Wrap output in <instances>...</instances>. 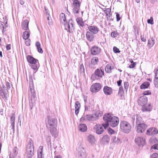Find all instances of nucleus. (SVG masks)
<instances>
[{
    "mask_svg": "<svg viewBox=\"0 0 158 158\" xmlns=\"http://www.w3.org/2000/svg\"><path fill=\"white\" fill-rule=\"evenodd\" d=\"M46 141L48 146H50V148H52L51 146V137L49 136H48L47 139Z\"/></svg>",
    "mask_w": 158,
    "mask_h": 158,
    "instance_id": "obj_41",
    "label": "nucleus"
},
{
    "mask_svg": "<svg viewBox=\"0 0 158 158\" xmlns=\"http://www.w3.org/2000/svg\"><path fill=\"white\" fill-rule=\"evenodd\" d=\"M101 52V49L97 46L93 47L91 49V52L92 54L96 55L99 54Z\"/></svg>",
    "mask_w": 158,
    "mask_h": 158,
    "instance_id": "obj_17",
    "label": "nucleus"
},
{
    "mask_svg": "<svg viewBox=\"0 0 158 158\" xmlns=\"http://www.w3.org/2000/svg\"><path fill=\"white\" fill-rule=\"evenodd\" d=\"M43 146H41L39 147V148L38 151V158H44V157L43 155Z\"/></svg>",
    "mask_w": 158,
    "mask_h": 158,
    "instance_id": "obj_25",
    "label": "nucleus"
},
{
    "mask_svg": "<svg viewBox=\"0 0 158 158\" xmlns=\"http://www.w3.org/2000/svg\"><path fill=\"white\" fill-rule=\"evenodd\" d=\"M77 157L78 158H86V154L85 149L81 147L79 148L77 150Z\"/></svg>",
    "mask_w": 158,
    "mask_h": 158,
    "instance_id": "obj_10",
    "label": "nucleus"
},
{
    "mask_svg": "<svg viewBox=\"0 0 158 158\" xmlns=\"http://www.w3.org/2000/svg\"><path fill=\"white\" fill-rule=\"evenodd\" d=\"M154 71H155V78H158V68L156 69Z\"/></svg>",
    "mask_w": 158,
    "mask_h": 158,
    "instance_id": "obj_50",
    "label": "nucleus"
},
{
    "mask_svg": "<svg viewBox=\"0 0 158 158\" xmlns=\"http://www.w3.org/2000/svg\"><path fill=\"white\" fill-rule=\"evenodd\" d=\"M122 80H119V95H120L122 97H124V91L123 90L122 87L121 88L120 87V84L122 82Z\"/></svg>",
    "mask_w": 158,
    "mask_h": 158,
    "instance_id": "obj_30",
    "label": "nucleus"
},
{
    "mask_svg": "<svg viewBox=\"0 0 158 158\" xmlns=\"http://www.w3.org/2000/svg\"><path fill=\"white\" fill-rule=\"evenodd\" d=\"M88 29L89 31L94 34H97L99 31V29L98 27L94 25H90L88 26Z\"/></svg>",
    "mask_w": 158,
    "mask_h": 158,
    "instance_id": "obj_15",
    "label": "nucleus"
},
{
    "mask_svg": "<svg viewBox=\"0 0 158 158\" xmlns=\"http://www.w3.org/2000/svg\"><path fill=\"white\" fill-rule=\"evenodd\" d=\"M73 4V7L80 8L81 2L78 0H74Z\"/></svg>",
    "mask_w": 158,
    "mask_h": 158,
    "instance_id": "obj_31",
    "label": "nucleus"
},
{
    "mask_svg": "<svg viewBox=\"0 0 158 158\" xmlns=\"http://www.w3.org/2000/svg\"><path fill=\"white\" fill-rule=\"evenodd\" d=\"M110 139V138L108 136L106 135L103 137L102 140L104 143L106 144L108 143L109 142Z\"/></svg>",
    "mask_w": 158,
    "mask_h": 158,
    "instance_id": "obj_35",
    "label": "nucleus"
},
{
    "mask_svg": "<svg viewBox=\"0 0 158 158\" xmlns=\"http://www.w3.org/2000/svg\"><path fill=\"white\" fill-rule=\"evenodd\" d=\"M45 10L46 12V17H48V15L49 16H50L49 15V12L48 11V10L46 9V8L45 7Z\"/></svg>",
    "mask_w": 158,
    "mask_h": 158,
    "instance_id": "obj_60",
    "label": "nucleus"
},
{
    "mask_svg": "<svg viewBox=\"0 0 158 158\" xmlns=\"http://www.w3.org/2000/svg\"><path fill=\"white\" fill-rule=\"evenodd\" d=\"M103 90L104 93L106 95H110L112 92V88L107 86L104 87Z\"/></svg>",
    "mask_w": 158,
    "mask_h": 158,
    "instance_id": "obj_20",
    "label": "nucleus"
},
{
    "mask_svg": "<svg viewBox=\"0 0 158 158\" xmlns=\"http://www.w3.org/2000/svg\"><path fill=\"white\" fill-rule=\"evenodd\" d=\"M55 158H62V157L60 155H57L56 156Z\"/></svg>",
    "mask_w": 158,
    "mask_h": 158,
    "instance_id": "obj_64",
    "label": "nucleus"
},
{
    "mask_svg": "<svg viewBox=\"0 0 158 158\" xmlns=\"http://www.w3.org/2000/svg\"><path fill=\"white\" fill-rule=\"evenodd\" d=\"M11 45L10 44L7 45L6 46V48L7 50H10V49Z\"/></svg>",
    "mask_w": 158,
    "mask_h": 158,
    "instance_id": "obj_59",
    "label": "nucleus"
},
{
    "mask_svg": "<svg viewBox=\"0 0 158 158\" xmlns=\"http://www.w3.org/2000/svg\"><path fill=\"white\" fill-rule=\"evenodd\" d=\"M117 35L118 33L115 31L111 33V36L113 38L115 37Z\"/></svg>",
    "mask_w": 158,
    "mask_h": 158,
    "instance_id": "obj_51",
    "label": "nucleus"
},
{
    "mask_svg": "<svg viewBox=\"0 0 158 158\" xmlns=\"http://www.w3.org/2000/svg\"><path fill=\"white\" fill-rule=\"evenodd\" d=\"M35 45L37 47L38 52L41 53H43L42 48L40 47V44L39 42H37L35 44Z\"/></svg>",
    "mask_w": 158,
    "mask_h": 158,
    "instance_id": "obj_33",
    "label": "nucleus"
},
{
    "mask_svg": "<svg viewBox=\"0 0 158 158\" xmlns=\"http://www.w3.org/2000/svg\"><path fill=\"white\" fill-rule=\"evenodd\" d=\"M151 142L153 143V141H154V143H156L157 142V140L156 138H151L150 139Z\"/></svg>",
    "mask_w": 158,
    "mask_h": 158,
    "instance_id": "obj_55",
    "label": "nucleus"
},
{
    "mask_svg": "<svg viewBox=\"0 0 158 158\" xmlns=\"http://www.w3.org/2000/svg\"><path fill=\"white\" fill-rule=\"evenodd\" d=\"M29 86L30 88V89L31 90L33 87V83L32 81V78L31 77H30L29 78Z\"/></svg>",
    "mask_w": 158,
    "mask_h": 158,
    "instance_id": "obj_44",
    "label": "nucleus"
},
{
    "mask_svg": "<svg viewBox=\"0 0 158 158\" xmlns=\"http://www.w3.org/2000/svg\"><path fill=\"white\" fill-rule=\"evenodd\" d=\"M94 114L95 117H97V120L98 117H101L103 113L102 111L98 110L95 111V113Z\"/></svg>",
    "mask_w": 158,
    "mask_h": 158,
    "instance_id": "obj_34",
    "label": "nucleus"
},
{
    "mask_svg": "<svg viewBox=\"0 0 158 158\" xmlns=\"http://www.w3.org/2000/svg\"><path fill=\"white\" fill-rule=\"evenodd\" d=\"M155 44V42L152 38L149 39L148 40V46L151 48Z\"/></svg>",
    "mask_w": 158,
    "mask_h": 158,
    "instance_id": "obj_36",
    "label": "nucleus"
},
{
    "mask_svg": "<svg viewBox=\"0 0 158 158\" xmlns=\"http://www.w3.org/2000/svg\"><path fill=\"white\" fill-rule=\"evenodd\" d=\"M101 88L100 84L97 83L93 84L91 86L90 91L92 92L96 93L99 91Z\"/></svg>",
    "mask_w": 158,
    "mask_h": 158,
    "instance_id": "obj_12",
    "label": "nucleus"
},
{
    "mask_svg": "<svg viewBox=\"0 0 158 158\" xmlns=\"http://www.w3.org/2000/svg\"><path fill=\"white\" fill-rule=\"evenodd\" d=\"M113 67L112 64H108L106 66L105 70L106 72L107 73H110L113 69Z\"/></svg>",
    "mask_w": 158,
    "mask_h": 158,
    "instance_id": "obj_22",
    "label": "nucleus"
},
{
    "mask_svg": "<svg viewBox=\"0 0 158 158\" xmlns=\"http://www.w3.org/2000/svg\"><path fill=\"white\" fill-rule=\"evenodd\" d=\"M142 106V110L143 111H150L152 109V105L151 103H146Z\"/></svg>",
    "mask_w": 158,
    "mask_h": 158,
    "instance_id": "obj_14",
    "label": "nucleus"
},
{
    "mask_svg": "<svg viewBox=\"0 0 158 158\" xmlns=\"http://www.w3.org/2000/svg\"><path fill=\"white\" fill-rule=\"evenodd\" d=\"M152 149L158 150V144H154L151 147Z\"/></svg>",
    "mask_w": 158,
    "mask_h": 158,
    "instance_id": "obj_52",
    "label": "nucleus"
},
{
    "mask_svg": "<svg viewBox=\"0 0 158 158\" xmlns=\"http://www.w3.org/2000/svg\"><path fill=\"white\" fill-rule=\"evenodd\" d=\"M102 10L106 13V16L108 17H108H110V16L111 15V9L110 8L105 9L102 8Z\"/></svg>",
    "mask_w": 158,
    "mask_h": 158,
    "instance_id": "obj_32",
    "label": "nucleus"
},
{
    "mask_svg": "<svg viewBox=\"0 0 158 158\" xmlns=\"http://www.w3.org/2000/svg\"><path fill=\"white\" fill-rule=\"evenodd\" d=\"M141 39L142 41L143 42H145L146 40V38L145 36H144V35L143 36H141Z\"/></svg>",
    "mask_w": 158,
    "mask_h": 158,
    "instance_id": "obj_57",
    "label": "nucleus"
},
{
    "mask_svg": "<svg viewBox=\"0 0 158 158\" xmlns=\"http://www.w3.org/2000/svg\"><path fill=\"white\" fill-rule=\"evenodd\" d=\"M76 20L78 24L81 26L83 27L84 26V23L82 19L81 18H77Z\"/></svg>",
    "mask_w": 158,
    "mask_h": 158,
    "instance_id": "obj_37",
    "label": "nucleus"
},
{
    "mask_svg": "<svg viewBox=\"0 0 158 158\" xmlns=\"http://www.w3.org/2000/svg\"><path fill=\"white\" fill-rule=\"evenodd\" d=\"M30 39H28L25 40V44L27 46H29L30 45Z\"/></svg>",
    "mask_w": 158,
    "mask_h": 158,
    "instance_id": "obj_53",
    "label": "nucleus"
},
{
    "mask_svg": "<svg viewBox=\"0 0 158 158\" xmlns=\"http://www.w3.org/2000/svg\"><path fill=\"white\" fill-rule=\"evenodd\" d=\"M146 134L148 136L156 135L158 134V129L153 127H149L147 130Z\"/></svg>",
    "mask_w": 158,
    "mask_h": 158,
    "instance_id": "obj_9",
    "label": "nucleus"
},
{
    "mask_svg": "<svg viewBox=\"0 0 158 158\" xmlns=\"http://www.w3.org/2000/svg\"><path fill=\"white\" fill-rule=\"evenodd\" d=\"M135 141L139 146L143 145L145 143V139L141 137H138L136 138Z\"/></svg>",
    "mask_w": 158,
    "mask_h": 158,
    "instance_id": "obj_18",
    "label": "nucleus"
},
{
    "mask_svg": "<svg viewBox=\"0 0 158 158\" xmlns=\"http://www.w3.org/2000/svg\"><path fill=\"white\" fill-rule=\"evenodd\" d=\"M87 140L92 145L95 144V139L94 136L92 135H89L87 137Z\"/></svg>",
    "mask_w": 158,
    "mask_h": 158,
    "instance_id": "obj_21",
    "label": "nucleus"
},
{
    "mask_svg": "<svg viewBox=\"0 0 158 158\" xmlns=\"http://www.w3.org/2000/svg\"><path fill=\"white\" fill-rule=\"evenodd\" d=\"M85 111H87V110H88L89 107L88 106H87L86 105H85Z\"/></svg>",
    "mask_w": 158,
    "mask_h": 158,
    "instance_id": "obj_62",
    "label": "nucleus"
},
{
    "mask_svg": "<svg viewBox=\"0 0 158 158\" xmlns=\"http://www.w3.org/2000/svg\"><path fill=\"white\" fill-rule=\"evenodd\" d=\"M29 22L27 20L24 21L22 24V29L24 30L27 31H29L28 28Z\"/></svg>",
    "mask_w": 158,
    "mask_h": 158,
    "instance_id": "obj_26",
    "label": "nucleus"
},
{
    "mask_svg": "<svg viewBox=\"0 0 158 158\" xmlns=\"http://www.w3.org/2000/svg\"><path fill=\"white\" fill-rule=\"evenodd\" d=\"M6 85L8 89H9L10 87V84L8 82H7L6 83Z\"/></svg>",
    "mask_w": 158,
    "mask_h": 158,
    "instance_id": "obj_58",
    "label": "nucleus"
},
{
    "mask_svg": "<svg viewBox=\"0 0 158 158\" xmlns=\"http://www.w3.org/2000/svg\"><path fill=\"white\" fill-rule=\"evenodd\" d=\"M99 61L98 58L96 57H93L91 60L90 63L89 64V67L91 68H94V66L97 64Z\"/></svg>",
    "mask_w": 158,
    "mask_h": 158,
    "instance_id": "obj_16",
    "label": "nucleus"
},
{
    "mask_svg": "<svg viewBox=\"0 0 158 158\" xmlns=\"http://www.w3.org/2000/svg\"><path fill=\"white\" fill-rule=\"evenodd\" d=\"M60 18L61 21L64 23V25L65 29L69 32L72 31V29H73L72 20H69L68 23L67 22L65 21V14L63 13L60 14Z\"/></svg>",
    "mask_w": 158,
    "mask_h": 158,
    "instance_id": "obj_3",
    "label": "nucleus"
},
{
    "mask_svg": "<svg viewBox=\"0 0 158 158\" xmlns=\"http://www.w3.org/2000/svg\"><path fill=\"white\" fill-rule=\"evenodd\" d=\"M18 149L17 147H15L14 148L13 150V152L14 156L15 157L18 154Z\"/></svg>",
    "mask_w": 158,
    "mask_h": 158,
    "instance_id": "obj_39",
    "label": "nucleus"
},
{
    "mask_svg": "<svg viewBox=\"0 0 158 158\" xmlns=\"http://www.w3.org/2000/svg\"><path fill=\"white\" fill-rule=\"evenodd\" d=\"M47 126L52 136L56 138L58 136L57 132V121L53 118L48 116Z\"/></svg>",
    "mask_w": 158,
    "mask_h": 158,
    "instance_id": "obj_2",
    "label": "nucleus"
},
{
    "mask_svg": "<svg viewBox=\"0 0 158 158\" xmlns=\"http://www.w3.org/2000/svg\"><path fill=\"white\" fill-rule=\"evenodd\" d=\"M152 94V93L150 90H147L143 91V96L150 95Z\"/></svg>",
    "mask_w": 158,
    "mask_h": 158,
    "instance_id": "obj_43",
    "label": "nucleus"
},
{
    "mask_svg": "<svg viewBox=\"0 0 158 158\" xmlns=\"http://www.w3.org/2000/svg\"><path fill=\"white\" fill-rule=\"evenodd\" d=\"M148 101L147 97L146 96H143L139 98L138 100V103L139 105L143 106L147 103Z\"/></svg>",
    "mask_w": 158,
    "mask_h": 158,
    "instance_id": "obj_13",
    "label": "nucleus"
},
{
    "mask_svg": "<svg viewBox=\"0 0 158 158\" xmlns=\"http://www.w3.org/2000/svg\"><path fill=\"white\" fill-rule=\"evenodd\" d=\"M6 94L4 92V91L1 90L0 95L2 96V98H6Z\"/></svg>",
    "mask_w": 158,
    "mask_h": 158,
    "instance_id": "obj_46",
    "label": "nucleus"
},
{
    "mask_svg": "<svg viewBox=\"0 0 158 158\" xmlns=\"http://www.w3.org/2000/svg\"><path fill=\"white\" fill-rule=\"evenodd\" d=\"M15 116L13 115L10 118V123L12 129L14 130L15 127Z\"/></svg>",
    "mask_w": 158,
    "mask_h": 158,
    "instance_id": "obj_29",
    "label": "nucleus"
},
{
    "mask_svg": "<svg viewBox=\"0 0 158 158\" xmlns=\"http://www.w3.org/2000/svg\"><path fill=\"white\" fill-rule=\"evenodd\" d=\"M113 51L115 53H118V49L116 47H113Z\"/></svg>",
    "mask_w": 158,
    "mask_h": 158,
    "instance_id": "obj_54",
    "label": "nucleus"
},
{
    "mask_svg": "<svg viewBox=\"0 0 158 158\" xmlns=\"http://www.w3.org/2000/svg\"><path fill=\"white\" fill-rule=\"evenodd\" d=\"M87 39L90 42H92L94 39V35L92 33L89 31H87L86 33Z\"/></svg>",
    "mask_w": 158,
    "mask_h": 158,
    "instance_id": "obj_19",
    "label": "nucleus"
},
{
    "mask_svg": "<svg viewBox=\"0 0 158 158\" xmlns=\"http://www.w3.org/2000/svg\"><path fill=\"white\" fill-rule=\"evenodd\" d=\"M108 131L109 133L110 134H114V131L112 129L110 128H109Z\"/></svg>",
    "mask_w": 158,
    "mask_h": 158,
    "instance_id": "obj_56",
    "label": "nucleus"
},
{
    "mask_svg": "<svg viewBox=\"0 0 158 158\" xmlns=\"http://www.w3.org/2000/svg\"><path fill=\"white\" fill-rule=\"evenodd\" d=\"M104 75V71L102 68L98 69L96 70L94 73L91 76V78L94 80L102 78Z\"/></svg>",
    "mask_w": 158,
    "mask_h": 158,
    "instance_id": "obj_7",
    "label": "nucleus"
},
{
    "mask_svg": "<svg viewBox=\"0 0 158 158\" xmlns=\"http://www.w3.org/2000/svg\"><path fill=\"white\" fill-rule=\"evenodd\" d=\"M79 71L81 73L84 74L85 73V69L83 64H81L80 66Z\"/></svg>",
    "mask_w": 158,
    "mask_h": 158,
    "instance_id": "obj_40",
    "label": "nucleus"
},
{
    "mask_svg": "<svg viewBox=\"0 0 158 158\" xmlns=\"http://www.w3.org/2000/svg\"><path fill=\"white\" fill-rule=\"evenodd\" d=\"M136 124V131L138 133H141L144 132L148 127L147 124L144 123H138L137 120Z\"/></svg>",
    "mask_w": 158,
    "mask_h": 158,
    "instance_id": "obj_8",
    "label": "nucleus"
},
{
    "mask_svg": "<svg viewBox=\"0 0 158 158\" xmlns=\"http://www.w3.org/2000/svg\"><path fill=\"white\" fill-rule=\"evenodd\" d=\"M34 146L32 141L30 139L27 145L26 154L27 158H31L33 155Z\"/></svg>",
    "mask_w": 158,
    "mask_h": 158,
    "instance_id": "obj_5",
    "label": "nucleus"
},
{
    "mask_svg": "<svg viewBox=\"0 0 158 158\" xmlns=\"http://www.w3.org/2000/svg\"><path fill=\"white\" fill-rule=\"evenodd\" d=\"M151 158H158V154L156 153H152L150 156Z\"/></svg>",
    "mask_w": 158,
    "mask_h": 158,
    "instance_id": "obj_47",
    "label": "nucleus"
},
{
    "mask_svg": "<svg viewBox=\"0 0 158 158\" xmlns=\"http://www.w3.org/2000/svg\"><path fill=\"white\" fill-rule=\"evenodd\" d=\"M150 83L148 81L143 82L140 86L141 89H147L150 86Z\"/></svg>",
    "mask_w": 158,
    "mask_h": 158,
    "instance_id": "obj_24",
    "label": "nucleus"
},
{
    "mask_svg": "<svg viewBox=\"0 0 158 158\" xmlns=\"http://www.w3.org/2000/svg\"><path fill=\"white\" fill-rule=\"evenodd\" d=\"M131 127L128 122L126 121H123L121 122L120 124V128L121 130L123 132L127 133L131 130Z\"/></svg>",
    "mask_w": 158,
    "mask_h": 158,
    "instance_id": "obj_4",
    "label": "nucleus"
},
{
    "mask_svg": "<svg viewBox=\"0 0 158 158\" xmlns=\"http://www.w3.org/2000/svg\"><path fill=\"white\" fill-rule=\"evenodd\" d=\"M129 61L131 63V64L129 66V68H133L135 67L136 64V63L134 62L133 60L132 59H129Z\"/></svg>",
    "mask_w": 158,
    "mask_h": 158,
    "instance_id": "obj_38",
    "label": "nucleus"
},
{
    "mask_svg": "<svg viewBox=\"0 0 158 158\" xmlns=\"http://www.w3.org/2000/svg\"><path fill=\"white\" fill-rule=\"evenodd\" d=\"M118 117L114 116L111 113L105 114L103 116V119L105 123L102 125L97 124L95 125L93 128L94 131L98 135L102 134L104 131V128L107 127L109 125L112 127H114L118 124L117 121Z\"/></svg>",
    "mask_w": 158,
    "mask_h": 158,
    "instance_id": "obj_1",
    "label": "nucleus"
},
{
    "mask_svg": "<svg viewBox=\"0 0 158 158\" xmlns=\"http://www.w3.org/2000/svg\"><path fill=\"white\" fill-rule=\"evenodd\" d=\"M27 59L28 62L31 64V68L34 70L37 71L39 67V66L36 64L37 61H38L37 60L30 55H28L27 57Z\"/></svg>",
    "mask_w": 158,
    "mask_h": 158,
    "instance_id": "obj_6",
    "label": "nucleus"
},
{
    "mask_svg": "<svg viewBox=\"0 0 158 158\" xmlns=\"http://www.w3.org/2000/svg\"><path fill=\"white\" fill-rule=\"evenodd\" d=\"M48 21V23L49 25H51L52 24V19L50 16H48L47 17Z\"/></svg>",
    "mask_w": 158,
    "mask_h": 158,
    "instance_id": "obj_42",
    "label": "nucleus"
},
{
    "mask_svg": "<svg viewBox=\"0 0 158 158\" xmlns=\"http://www.w3.org/2000/svg\"><path fill=\"white\" fill-rule=\"evenodd\" d=\"M20 3L22 5H23L24 3V2L23 1V0H20Z\"/></svg>",
    "mask_w": 158,
    "mask_h": 158,
    "instance_id": "obj_61",
    "label": "nucleus"
},
{
    "mask_svg": "<svg viewBox=\"0 0 158 158\" xmlns=\"http://www.w3.org/2000/svg\"><path fill=\"white\" fill-rule=\"evenodd\" d=\"M154 82L155 86L156 88H158V78H154Z\"/></svg>",
    "mask_w": 158,
    "mask_h": 158,
    "instance_id": "obj_48",
    "label": "nucleus"
},
{
    "mask_svg": "<svg viewBox=\"0 0 158 158\" xmlns=\"http://www.w3.org/2000/svg\"><path fill=\"white\" fill-rule=\"evenodd\" d=\"M30 36L29 31H27L24 32L23 34V38L25 40L28 39Z\"/></svg>",
    "mask_w": 158,
    "mask_h": 158,
    "instance_id": "obj_28",
    "label": "nucleus"
},
{
    "mask_svg": "<svg viewBox=\"0 0 158 158\" xmlns=\"http://www.w3.org/2000/svg\"><path fill=\"white\" fill-rule=\"evenodd\" d=\"M80 8L73 7V12L75 14H77L79 12Z\"/></svg>",
    "mask_w": 158,
    "mask_h": 158,
    "instance_id": "obj_45",
    "label": "nucleus"
},
{
    "mask_svg": "<svg viewBox=\"0 0 158 158\" xmlns=\"http://www.w3.org/2000/svg\"><path fill=\"white\" fill-rule=\"evenodd\" d=\"M78 128L80 131L82 132L86 131L87 129L86 125L84 124H80Z\"/></svg>",
    "mask_w": 158,
    "mask_h": 158,
    "instance_id": "obj_23",
    "label": "nucleus"
},
{
    "mask_svg": "<svg viewBox=\"0 0 158 158\" xmlns=\"http://www.w3.org/2000/svg\"><path fill=\"white\" fill-rule=\"evenodd\" d=\"M97 120V117H95L94 114H88L83 116L80 119L81 121L87 120L88 121H94Z\"/></svg>",
    "mask_w": 158,
    "mask_h": 158,
    "instance_id": "obj_11",
    "label": "nucleus"
},
{
    "mask_svg": "<svg viewBox=\"0 0 158 158\" xmlns=\"http://www.w3.org/2000/svg\"><path fill=\"white\" fill-rule=\"evenodd\" d=\"M147 22L148 23H149L151 24H153V18L152 17H151L150 19H148L147 20Z\"/></svg>",
    "mask_w": 158,
    "mask_h": 158,
    "instance_id": "obj_49",
    "label": "nucleus"
},
{
    "mask_svg": "<svg viewBox=\"0 0 158 158\" xmlns=\"http://www.w3.org/2000/svg\"><path fill=\"white\" fill-rule=\"evenodd\" d=\"M117 21H118V13H116V14Z\"/></svg>",
    "mask_w": 158,
    "mask_h": 158,
    "instance_id": "obj_63",
    "label": "nucleus"
},
{
    "mask_svg": "<svg viewBox=\"0 0 158 158\" xmlns=\"http://www.w3.org/2000/svg\"><path fill=\"white\" fill-rule=\"evenodd\" d=\"M80 106L81 105L79 102L78 101H77L75 102V114L76 115H77L79 113Z\"/></svg>",
    "mask_w": 158,
    "mask_h": 158,
    "instance_id": "obj_27",
    "label": "nucleus"
}]
</instances>
